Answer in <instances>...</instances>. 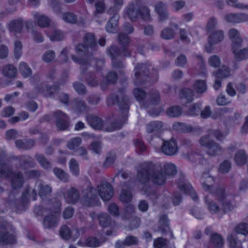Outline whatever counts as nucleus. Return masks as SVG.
<instances>
[{"label":"nucleus","instance_id":"nucleus-32","mask_svg":"<svg viewBox=\"0 0 248 248\" xmlns=\"http://www.w3.org/2000/svg\"><path fill=\"white\" fill-rule=\"evenodd\" d=\"M169 230V219L166 215H161L160 217L158 229L156 231L161 232L164 233Z\"/></svg>","mask_w":248,"mask_h":248},{"label":"nucleus","instance_id":"nucleus-50","mask_svg":"<svg viewBox=\"0 0 248 248\" xmlns=\"http://www.w3.org/2000/svg\"><path fill=\"white\" fill-rule=\"evenodd\" d=\"M82 140L80 137H75L71 139L67 143V147L70 150L77 148L81 143Z\"/></svg>","mask_w":248,"mask_h":248},{"label":"nucleus","instance_id":"nucleus-10","mask_svg":"<svg viewBox=\"0 0 248 248\" xmlns=\"http://www.w3.org/2000/svg\"><path fill=\"white\" fill-rule=\"evenodd\" d=\"M110 99L113 104H117L120 109L124 111L129 109V99L124 93L123 90H119L118 94H113Z\"/></svg>","mask_w":248,"mask_h":248},{"label":"nucleus","instance_id":"nucleus-19","mask_svg":"<svg viewBox=\"0 0 248 248\" xmlns=\"http://www.w3.org/2000/svg\"><path fill=\"white\" fill-rule=\"evenodd\" d=\"M56 119V124L58 129L65 130L69 126L68 117L67 115L61 110L56 111L54 114Z\"/></svg>","mask_w":248,"mask_h":248},{"label":"nucleus","instance_id":"nucleus-4","mask_svg":"<svg viewBox=\"0 0 248 248\" xmlns=\"http://www.w3.org/2000/svg\"><path fill=\"white\" fill-rule=\"evenodd\" d=\"M16 241L15 229L11 226L4 219L0 218V245H12Z\"/></svg>","mask_w":248,"mask_h":248},{"label":"nucleus","instance_id":"nucleus-38","mask_svg":"<svg viewBox=\"0 0 248 248\" xmlns=\"http://www.w3.org/2000/svg\"><path fill=\"white\" fill-rule=\"evenodd\" d=\"M16 159L19 160L21 166L24 168L33 167L35 164L34 159L28 155H20L16 157Z\"/></svg>","mask_w":248,"mask_h":248},{"label":"nucleus","instance_id":"nucleus-53","mask_svg":"<svg viewBox=\"0 0 248 248\" xmlns=\"http://www.w3.org/2000/svg\"><path fill=\"white\" fill-rule=\"evenodd\" d=\"M135 214V208L132 204L128 205L124 211L123 218L125 220H130L135 216L134 215Z\"/></svg>","mask_w":248,"mask_h":248},{"label":"nucleus","instance_id":"nucleus-5","mask_svg":"<svg viewBox=\"0 0 248 248\" xmlns=\"http://www.w3.org/2000/svg\"><path fill=\"white\" fill-rule=\"evenodd\" d=\"M35 213L38 215L42 216L49 213L43 220V225L46 229H50L56 227L58 223V214L56 211H53L49 207H43L38 206L34 209Z\"/></svg>","mask_w":248,"mask_h":248},{"label":"nucleus","instance_id":"nucleus-33","mask_svg":"<svg viewBox=\"0 0 248 248\" xmlns=\"http://www.w3.org/2000/svg\"><path fill=\"white\" fill-rule=\"evenodd\" d=\"M223 150L222 147L215 141L207 148V154L212 156L219 155L222 154Z\"/></svg>","mask_w":248,"mask_h":248},{"label":"nucleus","instance_id":"nucleus-27","mask_svg":"<svg viewBox=\"0 0 248 248\" xmlns=\"http://www.w3.org/2000/svg\"><path fill=\"white\" fill-rule=\"evenodd\" d=\"M97 191L103 201H108V183L107 182H101L97 186Z\"/></svg>","mask_w":248,"mask_h":248},{"label":"nucleus","instance_id":"nucleus-55","mask_svg":"<svg viewBox=\"0 0 248 248\" xmlns=\"http://www.w3.org/2000/svg\"><path fill=\"white\" fill-rule=\"evenodd\" d=\"M193 88L198 93H203L207 89L206 83L202 80H196L193 85Z\"/></svg>","mask_w":248,"mask_h":248},{"label":"nucleus","instance_id":"nucleus-26","mask_svg":"<svg viewBox=\"0 0 248 248\" xmlns=\"http://www.w3.org/2000/svg\"><path fill=\"white\" fill-rule=\"evenodd\" d=\"M240 47L235 46L232 48L234 59L237 61H242L248 58V47L239 49Z\"/></svg>","mask_w":248,"mask_h":248},{"label":"nucleus","instance_id":"nucleus-29","mask_svg":"<svg viewBox=\"0 0 248 248\" xmlns=\"http://www.w3.org/2000/svg\"><path fill=\"white\" fill-rule=\"evenodd\" d=\"M32 15L35 20L37 21L38 25L42 28L47 27L50 23V19L44 16L41 15L37 12H34Z\"/></svg>","mask_w":248,"mask_h":248},{"label":"nucleus","instance_id":"nucleus-62","mask_svg":"<svg viewBox=\"0 0 248 248\" xmlns=\"http://www.w3.org/2000/svg\"><path fill=\"white\" fill-rule=\"evenodd\" d=\"M231 167V162L228 160H225L220 164L218 170L221 173H227L230 170Z\"/></svg>","mask_w":248,"mask_h":248},{"label":"nucleus","instance_id":"nucleus-49","mask_svg":"<svg viewBox=\"0 0 248 248\" xmlns=\"http://www.w3.org/2000/svg\"><path fill=\"white\" fill-rule=\"evenodd\" d=\"M230 74L229 68L224 65L219 68L217 72L213 73L215 77H218L221 79L228 77Z\"/></svg>","mask_w":248,"mask_h":248},{"label":"nucleus","instance_id":"nucleus-45","mask_svg":"<svg viewBox=\"0 0 248 248\" xmlns=\"http://www.w3.org/2000/svg\"><path fill=\"white\" fill-rule=\"evenodd\" d=\"M70 171L72 175L78 176L79 174V165L78 162L74 158H72L69 162Z\"/></svg>","mask_w":248,"mask_h":248},{"label":"nucleus","instance_id":"nucleus-51","mask_svg":"<svg viewBox=\"0 0 248 248\" xmlns=\"http://www.w3.org/2000/svg\"><path fill=\"white\" fill-rule=\"evenodd\" d=\"M48 36L51 41H59L63 38V34L60 30L54 29L50 33L48 34Z\"/></svg>","mask_w":248,"mask_h":248},{"label":"nucleus","instance_id":"nucleus-9","mask_svg":"<svg viewBox=\"0 0 248 248\" xmlns=\"http://www.w3.org/2000/svg\"><path fill=\"white\" fill-rule=\"evenodd\" d=\"M152 69L153 71H156L154 69L151 64L147 65L146 64L141 63L138 64L136 66L135 68V76L136 80H135V84L136 85H142L144 81V78H146L148 76L149 71Z\"/></svg>","mask_w":248,"mask_h":248},{"label":"nucleus","instance_id":"nucleus-7","mask_svg":"<svg viewBox=\"0 0 248 248\" xmlns=\"http://www.w3.org/2000/svg\"><path fill=\"white\" fill-rule=\"evenodd\" d=\"M124 0H112L109 7V15L113 14L112 17L109 19V32L116 33L118 31V21L119 16L118 11L123 5Z\"/></svg>","mask_w":248,"mask_h":248},{"label":"nucleus","instance_id":"nucleus-11","mask_svg":"<svg viewBox=\"0 0 248 248\" xmlns=\"http://www.w3.org/2000/svg\"><path fill=\"white\" fill-rule=\"evenodd\" d=\"M214 178L210 176L207 173L202 174L201 178V183L202 188L206 191L209 192L213 196L214 192L217 191L219 188H224V187L214 185Z\"/></svg>","mask_w":248,"mask_h":248},{"label":"nucleus","instance_id":"nucleus-59","mask_svg":"<svg viewBox=\"0 0 248 248\" xmlns=\"http://www.w3.org/2000/svg\"><path fill=\"white\" fill-rule=\"evenodd\" d=\"M132 198V195L130 190L123 189L120 195V199L122 202L128 203L131 201Z\"/></svg>","mask_w":248,"mask_h":248},{"label":"nucleus","instance_id":"nucleus-39","mask_svg":"<svg viewBox=\"0 0 248 248\" xmlns=\"http://www.w3.org/2000/svg\"><path fill=\"white\" fill-rule=\"evenodd\" d=\"M227 241L230 248H243L241 241L238 239L235 234H229L227 237Z\"/></svg>","mask_w":248,"mask_h":248},{"label":"nucleus","instance_id":"nucleus-13","mask_svg":"<svg viewBox=\"0 0 248 248\" xmlns=\"http://www.w3.org/2000/svg\"><path fill=\"white\" fill-rule=\"evenodd\" d=\"M61 193L68 203H75L80 199L79 193L76 188L70 187L66 189L62 187Z\"/></svg>","mask_w":248,"mask_h":248},{"label":"nucleus","instance_id":"nucleus-46","mask_svg":"<svg viewBox=\"0 0 248 248\" xmlns=\"http://www.w3.org/2000/svg\"><path fill=\"white\" fill-rule=\"evenodd\" d=\"M19 70L21 75L25 78L30 77L32 74L31 69L25 62H21L19 64Z\"/></svg>","mask_w":248,"mask_h":248},{"label":"nucleus","instance_id":"nucleus-2","mask_svg":"<svg viewBox=\"0 0 248 248\" xmlns=\"http://www.w3.org/2000/svg\"><path fill=\"white\" fill-rule=\"evenodd\" d=\"M137 178L140 183H145L151 179L157 185H163L166 180V175L162 171L157 170L155 165L151 162H145L140 164Z\"/></svg>","mask_w":248,"mask_h":248},{"label":"nucleus","instance_id":"nucleus-57","mask_svg":"<svg viewBox=\"0 0 248 248\" xmlns=\"http://www.w3.org/2000/svg\"><path fill=\"white\" fill-rule=\"evenodd\" d=\"M164 170L168 176H173L177 172L176 166L171 163H166L164 165Z\"/></svg>","mask_w":248,"mask_h":248},{"label":"nucleus","instance_id":"nucleus-22","mask_svg":"<svg viewBox=\"0 0 248 248\" xmlns=\"http://www.w3.org/2000/svg\"><path fill=\"white\" fill-rule=\"evenodd\" d=\"M224 18L227 22L237 24L248 21V15L243 13H230Z\"/></svg>","mask_w":248,"mask_h":248},{"label":"nucleus","instance_id":"nucleus-30","mask_svg":"<svg viewBox=\"0 0 248 248\" xmlns=\"http://www.w3.org/2000/svg\"><path fill=\"white\" fill-rule=\"evenodd\" d=\"M155 10L159 16L160 20L163 21L168 18V11L165 3L161 1L157 2Z\"/></svg>","mask_w":248,"mask_h":248},{"label":"nucleus","instance_id":"nucleus-42","mask_svg":"<svg viewBox=\"0 0 248 248\" xmlns=\"http://www.w3.org/2000/svg\"><path fill=\"white\" fill-rule=\"evenodd\" d=\"M90 4H92L95 2V13L96 16L97 14H102L104 12L106 7L104 3V0H87Z\"/></svg>","mask_w":248,"mask_h":248},{"label":"nucleus","instance_id":"nucleus-52","mask_svg":"<svg viewBox=\"0 0 248 248\" xmlns=\"http://www.w3.org/2000/svg\"><path fill=\"white\" fill-rule=\"evenodd\" d=\"M134 146L136 149V152L139 154L145 153L147 151L146 145L140 139H138L135 140Z\"/></svg>","mask_w":248,"mask_h":248},{"label":"nucleus","instance_id":"nucleus-37","mask_svg":"<svg viewBox=\"0 0 248 248\" xmlns=\"http://www.w3.org/2000/svg\"><path fill=\"white\" fill-rule=\"evenodd\" d=\"M3 75L9 78H14L17 75V69L12 64L5 65L2 70Z\"/></svg>","mask_w":248,"mask_h":248},{"label":"nucleus","instance_id":"nucleus-44","mask_svg":"<svg viewBox=\"0 0 248 248\" xmlns=\"http://www.w3.org/2000/svg\"><path fill=\"white\" fill-rule=\"evenodd\" d=\"M163 127V124L160 121L152 122L146 125V131L148 133H152L158 131Z\"/></svg>","mask_w":248,"mask_h":248},{"label":"nucleus","instance_id":"nucleus-8","mask_svg":"<svg viewBox=\"0 0 248 248\" xmlns=\"http://www.w3.org/2000/svg\"><path fill=\"white\" fill-rule=\"evenodd\" d=\"M213 197L222 203V210L224 213L232 211L234 206L231 202L232 196L227 195L224 188H219L217 191L213 193Z\"/></svg>","mask_w":248,"mask_h":248},{"label":"nucleus","instance_id":"nucleus-17","mask_svg":"<svg viewBox=\"0 0 248 248\" xmlns=\"http://www.w3.org/2000/svg\"><path fill=\"white\" fill-rule=\"evenodd\" d=\"M162 152L167 155H173L178 152V146L175 140H164L161 146Z\"/></svg>","mask_w":248,"mask_h":248},{"label":"nucleus","instance_id":"nucleus-34","mask_svg":"<svg viewBox=\"0 0 248 248\" xmlns=\"http://www.w3.org/2000/svg\"><path fill=\"white\" fill-rule=\"evenodd\" d=\"M204 201L211 214H217L221 210L220 206L216 202L210 199L208 196L204 198Z\"/></svg>","mask_w":248,"mask_h":248},{"label":"nucleus","instance_id":"nucleus-58","mask_svg":"<svg viewBox=\"0 0 248 248\" xmlns=\"http://www.w3.org/2000/svg\"><path fill=\"white\" fill-rule=\"evenodd\" d=\"M174 130L181 132H188L192 130L191 127L185 124L181 123H175L173 124Z\"/></svg>","mask_w":248,"mask_h":248},{"label":"nucleus","instance_id":"nucleus-61","mask_svg":"<svg viewBox=\"0 0 248 248\" xmlns=\"http://www.w3.org/2000/svg\"><path fill=\"white\" fill-rule=\"evenodd\" d=\"M210 136L208 133V135L201 137L199 140V142L202 146L207 149L212 144V142H214V141L211 140Z\"/></svg>","mask_w":248,"mask_h":248},{"label":"nucleus","instance_id":"nucleus-18","mask_svg":"<svg viewBox=\"0 0 248 248\" xmlns=\"http://www.w3.org/2000/svg\"><path fill=\"white\" fill-rule=\"evenodd\" d=\"M28 191H25L20 199H12L11 194L9 196V204L12 208H15L17 210H21L23 209L28 202Z\"/></svg>","mask_w":248,"mask_h":248},{"label":"nucleus","instance_id":"nucleus-21","mask_svg":"<svg viewBox=\"0 0 248 248\" xmlns=\"http://www.w3.org/2000/svg\"><path fill=\"white\" fill-rule=\"evenodd\" d=\"M35 188L38 190V195L42 200L46 199L51 195L52 188L49 185L42 182L36 183Z\"/></svg>","mask_w":248,"mask_h":248},{"label":"nucleus","instance_id":"nucleus-64","mask_svg":"<svg viewBox=\"0 0 248 248\" xmlns=\"http://www.w3.org/2000/svg\"><path fill=\"white\" fill-rule=\"evenodd\" d=\"M201 104L200 103H196L191 106V107L187 111L186 113L189 116L197 115L200 112Z\"/></svg>","mask_w":248,"mask_h":248},{"label":"nucleus","instance_id":"nucleus-48","mask_svg":"<svg viewBox=\"0 0 248 248\" xmlns=\"http://www.w3.org/2000/svg\"><path fill=\"white\" fill-rule=\"evenodd\" d=\"M62 18L65 21L71 24H75L77 21V17L72 12L62 13L61 16Z\"/></svg>","mask_w":248,"mask_h":248},{"label":"nucleus","instance_id":"nucleus-40","mask_svg":"<svg viewBox=\"0 0 248 248\" xmlns=\"http://www.w3.org/2000/svg\"><path fill=\"white\" fill-rule=\"evenodd\" d=\"M35 158L40 165L45 169L48 170L51 168V163L43 154H36Z\"/></svg>","mask_w":248,"mask_h":248},{"label":"nucleus","instance_id":"nucleus-47","mask_svg":"<svg viewBox=\"0 0 248 248\" xmlns=\"http://www.w3.org/2000/svg\"><path fill=\"white\" fill-rule=\"evenodd\" d=\"M167 113L170 117H178L181 115L182 109L180 106H172L168 108L167 110Z\"/></svg>","mask_w":248,"mask_h":248},{"label":"nucleus","instance_id":"nucleus-14","mask_svg":"<svg viewBox=\"0 0 248 248\" xmlns=\"http://www.w3.org/2000/svg\"><path fill=\"white\" fill-rule=\"evenodd\" d=\"M36 90L38 93L46 97L56 98L59 93L60 89L56 85L47 86L46 83H43L37 86Z\"/></svg>","mask_w":248,"mask_h":248},{"label":"nucleus","instance_id":"nucleus-25","mask_svg":"<svg viewBox=\"0 0 248 248\" xmlns=\"http://www.w3.org/2000/svg\"><path fill=\"white\" fill-rule=\"evenodd\" d=\"M228 35L232 42V48L235 46H241L243 40L237 30L234 28L230 29L228 32Z\"/></svg>","mask_w":248,"mask_h":248},{"label":"nucleus","instance_id":"nucleus-36","mask_svg":"<svg viewBox=\"0 0 248 248\" xmlns=\"http://www.w3.org/2000/svg\"><path fill=\"white\" fill-rule=\"evenodd\" d=\"M210 240L212 244L215 248H221L224 245V240L222 236L217 233L215 232L211 235Z\"/></svg>","mask_w":248,"mask_h":248},{"label":"nucleus","instance_id":"nucleus-63","mask_svg":"<svg viewBox=\"0 0 248 248\" xmlns=\"http://www.w3.org/2000/svg\"><path fill=\"white\" fill-rule=\"evenodd\" d=\"M234 230L237 233L246 235L248 233V224L240 223L235 227Z\"/></svg>","mask_w":248,"mask_h":248},{"label":"nucleus","instance_id":"nucleus-20","mask_svg":"<svg viewBox=\"0 0 248 248\" xmlns=\"http://www.w3.org/2000/svg\"><path fill=\"white\" fill-rule=\"evenodd\" d=\"M87 120L89 124L94 129L108 131V128L104 126V122L101 118L93 115L87 117Z\"/></svg>","mask_w":248,"mask_h":248},{"label":"nucleus","instance_id":"nucleus-28","mask_svg":"<svg viewBox=\"0 0 248 248\" xmlns=\"http://www.w3.org/2000/svg\"><path fill=\"white\" fill-rule=\"evenodd\" d=\"M248 155L246 152L243 149H239L235 154L234 160L236 165L242 166L247 160Z\"/></svg>","mask_w":248,"mask_h":248},{"label":"nucleus","instance_id":"nucleus-31","mask_svg":"<svg viewBox=\"0 0 248 248\" xmlns=\"http://www.w3.org/2000/svg\"><path fill=\"white\" fill-rule=\"evenodd\" d=\"M15 142L16 147L19 149H29L34 145V141L31 139L17 140Z\"/></svg>","mask_w":248,"mask_h":248},{"label":"nucleus","instance_id":"nucleus-3","mask_svg":"<svg viewBox=\"0 0 248 248\" xmlns=\"http://www.w3.org/2000/svg\"><path fill=\"white\" fill-rule=\"evenodd\" d=\"M119 43L123 46L122 48H119L115 46H111L109 48V55L112 60V65L116 68H121L122 63L121 59L123 56H128L129 52L126 48L130 42L129 37L123 32L120 33L118 35Z\"/></svg>","mask_w":248,"mask_h":248},{"label":"nucleus","instance_id":"nucleus-54","mask_svg":"<svg viewBox=\"0 0 248 248\" xmlns=\"http://www.w3.org/2000/svg\"><path fill=\"white\" fill-rule=\"evenodd\" d=\"M59 232L60 236L63 239L68 240L71 237L72 231L70 228L66 225L62 226Z\"/></svg>","mask_w":248,"mask_h":248},{"label":"nucleus","instance_id":"nucleus-23","mask_svg":"<svg viewBox=\"0 0 248 248\" xmlns=\"http://www.w3.org/2000/svg\"><path fill=\"white\" fill-rule=\"evenodd\" d=\"M72 110L78 114H81L88 110V107L85 102L79 98H76L71 104Z\"/></svg>","mask_w":248,"mask_h":248},{"label":"nucleus","instance_id":"nucleus-56","mask_svg":"<svg viewBox=\"0 0 248 248\" xmlns=\"http://www.w3.org/2000/svg\"><path fill=\"white\" fill-rule=\"evenodd\" d=\"M22 44L18 40H16L14 44V53L15 58L18 60L22 54Z\"/></svg>","mask_w":248,"mask_h":248},{"label":"nucleus","instance_id":"nucleus-16","mask_svg":"<svg viewBox=\"0 0 248 248\" xmlns=\"http://www.w3.org/2000/svg\"><path fill=\"white\" fill-rule=\"evenodd\" d=\"M224 33L221 30H217L211 32L208 37L209 46L205 47L206 51L208 53H211L212 51V46L221 42L224 39Z\"/></svg>","mask_w":248,"mask_h":248},{"label":"nucleus","instance_id":"nucleus-60","mask_svg":"<svg viewBox=\"0 0 248 248\" xmlns=\"http://www.w3.org/2000/svg\"><path fill=\"white\" fill-rule=\"evenodd\" d=\"M150 98L148 99L151 104L153 105H157L160 101V95L157 91L152 90L149 93Z\"/></svg>","mask_w":248,"mask_h":248},{"label":"nucleus","instance_id":"nucleus-43","mask_svg":"<svg viewBox=\"0 0 248 248\" xmlns=\"http://www.w3.org/2000/svg\"><path fill=\"white\" fill-rule=\"evenodd\" d=\"M175 34L174 29L170 27H166L161 31L160 36L163 39L170 40L174 38Z\"/></svg>","mask_w":248,"mask_h":248},{"label":"nucleus","instance_id":"nucleus-35","mask_svg":"<svg viewBox=\"0 0 248 248\" xmlns=\"http://www.w3.org/2000/svg\"><path fill=\"white\" fill-rule=\"evenodd\" d=\"M194 93L193 91L188 88H185L181 90L180 92V97L183 100L182 103H191L193 100Z\"/></svg>","mask_w":248,"mask_h":248},{"label":"nucleus","instance_id":"nucleus-1","mask_svg":"<svg viewBox=\"0 0 248 248\" xmlns=\"http://www.w3.org/2000/svg\"><path fill=\"white\" fill-rule=\"evenodd\" d=\"M84 45L78 44L76 48V52L81 57L72 55V60L76 63H79L82 65L81 68V74H84L85 70L84 67L88 64L87 57L92 55L93 52L96 51L97 45L96 43L94 36L92 33H87L84 36Z\"/></svg>","mask_w":248,"mask_h":248},{"label":"nucleus","instance_id":"nucleus-41","mask_svg":"<svg viewBox=\"0 0 248 248\" xmlns=\"http://www.w3.org/2000/svg\"><path fill=\"white\" fill-rule=\"evenodd\" d=\"M53 172L56 177L62 182L66 183L68 181V174L62 169L56 167L53 169Z\"/></svg>","mask_w":248,"mask_h":248},{"label":"nucleus","instance_id":"nucleus-6","mask_svg":"<svg viewBox=\"0 0 248 248\" xmlns=\"http://www.w3.org/2000/svg\"><path fill=\"white\" fill-rule=\"evenodd\" d=\"M126 14L131 21L135 20L139 16L143 20H148L150 18L148 8L144 6L138 7L137 3H130L126 8Z\"/></svg>","mask_w":248,"mask_h":248},{"label":"nucleus","instance_id":"nucleus-15","mask_svg":"<svg viewBox=\"0 0 248 248\" xmlns=\"http://www.w3.org/2000/svg\"><path fill=\"white\" fill-rule=\"evenodd\" d=\"M178 187L181 191L188 194L191 198L196 201L198 196L191 185L184 178L183 175L181 176L178 183Z\"/></svg>","mask_w":248,"mask_h":248},{"label":"nucleus","instance_id":"nucleus-12","mask_svg":"<svg viewBox=\"0 0 248 248\" xmlns=\"http://www.w3.org/2000/svg\"><path fill=\"white\" fill-rule=\"evenodd\" d=\"M84 194L83 205L86 206L96 205L98 203V198L96 190L92 187H88L83 191Z\"/></svg>","mask_w":248,"mask_h":248},{"label":"nucleus","instance_id":"nucleus-24","mask_svg":"<svg viewBox=\"0 0 248 248\" xmlns=\"http://www.w3.org/2000/svg\"><path fill=\"white\" fill-rule=\"evenodd\" d=\"M23 27V20L21 18L14 19L10 21L7 24L8 29L11 33L15 34L20 33Z\"/></svg>","mask_w":248,"mask_h":248}]
</instances>
